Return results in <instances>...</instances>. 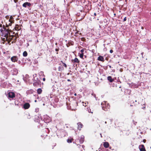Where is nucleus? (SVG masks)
Instances as JSON below:
<instances>
[{"instance_id": "obj_1", "label": "nucleus", "mask_w": 151, "mask_h": 151, "mask_svg": "<svg viewBox=\"0 0 151 151\" xmlns=\"http://www.w3.org/2000/svg\"><path fill=\"white\" fill-rule=\"evenodd\" d=\"M0 31L1 36L6 38V40L9 43L11 42L12 43L16 42L17 37H18V33H16L15 35H11L10 32H12V31L11 29L5 28L4 25H3V28L1 29Z\"/></svg>"}, {"instance_id": "obj_2", "label": "nucleus", "mask_w": 151, "mask_h": 151, "mask_svg": "<svg viewBox=\"0 0 151 151\" xmlns=\"http://www.w3.org/2000/svg\"><path fill=\"white\" fill-rule=\"evenodd\" d=\"M101 107L102 109L105 111H107L109 109L110 106L107 102L103 101L101 104Z\"/></svg>"}, {"instance_id": "obj_3", "label": "nucleus", "mask_w": 151, "mask_h": 151, "mask_svg": "<svg viewBox=\"0 0 151 151\" xmlns=\"http://www.w3.org/2000/svg\"><path fill=\"white\" fill-rule=\"evenodd\" d=\"M81 14L80 13H77L76 15L78 17L80 16L81 15H82L81 18L79 19V21H80V20H82L83 19L86 15V14L85 13V12L84 11H83L82 10L81 11Z\"/></svg>"}, {"instance_id": "obj_4", "label": "nucleus", "mask_w": 151, "mask_h": 151, "mask_svg": "<svg viewBox=\"0 0 151 151\" xmlns=\"http://www.w3.org/2000/svg\"><path fill=\"white\" fill-rule=\"evenodd\" d=\"M8 97L11 98H13L15 97V94L14 93L12 92H9L8 94Z\"/></svg>"}, {"instance_id": "obj_5", "label": "nucleus", "mask_w": 151, "mask_h": 151, "mask_svg": "<svg viewBox=\"0 0 151 151\" xmlns=\"http://www.w3.org/2000/svg\"><path fill=\"white\" fill-rule=\"evenodd\" d=\"M139 148L140 151H146L143 145H140L139 146Z\"/></svg>"}, {"instance_id": "obj_6", "label": "nucleus", "mask_w": 151, "mask_h": 151, "mask_svg": "<svg viewBox=\"0 0 151 151\" xmlns=\"http://www.w3.org/2000/svg\"><path fill=\"white\" fill-rule=\"evenodd\" d=\"M11 60L14 62H17L18 60V58L17 56H13L11 57Z\"/></svg>"}, {"instance_id": "obj_7", "label": "nucleus", "mask_w": 151, "mask_h": 151, "mask_svg": "<svg viewBox=\"0 0 151 151\" xmlns=\"http://www.w3.org/2000/svg\"><path fill=\"white\" fill-rule=\"evenodd\" d=\"M31 6V4L30 3L26 2L24 3L23 5L22 6L24 7H30Z\"/></svg>"}, {"instance_id": "obj_8", "label": "nucleus", "mask_w": 151, "mask_h": 151, "mask_svg": "<svg viewBox=\"0 0 151 151\" xmlns=\"http://www.w3.org/2000/svg\"><path fill=\"white\" fill-rule=\"evenodd\" d=\"M30 106V104L28 103H25L23 105V108L25 109H29Z\"/></svg>"}, {"instance_id": "obj_9", "label": "nucleus", "mask_w": 151, "mask_h": 151, "mask_svg": "<svg viewBox=\"0 0 151 151\" xmlns=\"http://www.w3.org/2000/svg\"><path fill=\"white\" fill-rule=\"evenodd\" d=\"M79 141L80 143H82L84 141V137L83 135H81L79 137Z\"/></svg>"}, {"instance_id": "obj_10", "label": "nucleus", "mask_w": 151, "mask_h": 151, "mask_svg": "<svg viewBox=\"0 0 151 151\" xmlns=\"http://www.w3.org/2000/svg\"><path fill=\"white\" fill-rule=\"evenodd\" d=\"M34 82L33 85L35 86H37L40 84L41 81H34Z\"/></svg>"}, {"instance_id": "obj_11", "label": "nucleus", "mask_w": 151, "mask_h": 151, "mask_svg": "<svg viewBox=\"0 0 151 151\" xmlns=\"http://www.w3.org/2000/svg\"><path fill=\"white\" fill-rule=\"evenodd\" d=\"M34 78L33 79V81H40L38 78L37 76V74H35L33 75Z\"/></svg>"}, {"instance_id": "obj_12", "label": "nucleus", "mask_w": 151, "mask_h": 151, "mask_svg": "<svg viewBox=\"0 0 151 151\" xmlns=\"http://www.w3.org/2000/svg\"><path fill=\"white\" fill-rule=\"evenodd\" d=\"M78 125V129L79 130H81V128H82L83 126V125L81 122H78L77 123Z\"/></svg>"}, {"instance_id": "obj_13", "label": "nucleus", "mask_w": 151, "mask_h": 151, "mask_svg": "<svg viewBox=\"0 0 151 151\" xmlns=\"http://www.w3.org/2000/svg\"><path fill=\"white\" fill-rule=\"evenodd\" d=\"M72 62L73 63H79L80 62L79 60L77 58H75L74 59H72L71 60Z\"/></svg>"}, {"instance_id": "obj_14", "label": "nucleus", "mask_w": 151, "mask_h": 151, "mask_svg": "<svg viewBox=\"0 0 151 151\" xmlns=\"http://www.w3.org/2000/svg\"><path fill=\"white\" fill-rule=\"evenodd\" d=\"M21 29V28L19 27V25L18 24H16V25L14 29H13V30H14V29L15 30L19 31Z\"/></svg>"}, {"instance_id": "obj_15", "label": "nucleus", "mask_w": 151, "mask_h": 151, "mask_svg": "<svg viewBox=\"0 0 151 151\" xmlns=\"http://www.w3.org/2000/svg\"><path fill=\"white\" fill-rule=\"evenodd\" d=\"M103 146L105 148H107L109 147V145L108 142H104Z\"/></svg>"}, {"instance_id": "obj_16", "label": "nucleus", "mask_w": 151, "mask_h": 151, "mask_svg": "<svg viewBox=\"0 0 151 151\" xmlns=\"http://www.w3.org/2000/svg\"><path fill=\"white\" fill-rule=\"evenodd\" d=\"M97 60H98L104 62V59L103 56H99L97 58Z\"/></svg>"}, {"instance_id": "obj_17", "label": "nucleus", "mask_w": 151, "mask_h": 151, "mask_svg": "<svg viewBox=\"0 0 151 151\" xmlns=\"http://www.w3.org/2000/svg\"><path fill=\"white\" fill-rule=\"evenodd\" d=\"M107 79L110 82H112L114 81V79L112 78L111 76H109L107 77Z\"/></svg>"}, {"instance_id": "obj_18", "label": "nucleus", "mask_w": 151, "mask_h": 151, "mask_svg": "<svg viewBox=\"0 0 151 151\" xmlns=\"http://www.w3.org/2000/svg\"><path fill=\"white\" fill-rule=\"evenodd\" d=\"M13 17L12 16H11L10 17V19L9 20V22L12 23H14V20H13Z\"/></svg>"}, {"instance_id": "obj_19", "label": "nucleus", "mask_w": 151, "mask_h": 151, "mask_svg": "<svg viewBox=\"0 0 151 151\" xmlns=\"http://www.w3.org/2000/svg\"><path fill=\"white\" fill-rule=\"evenodd\" d=\"M82 105L86 107L87 106V105L88 104V103L87 102H82Z\"/></svg>"}, {"instance_id": "obj_20", "label": "nucleus", "mask_w": 151, "mask_h": 151, "mask_svg": "<svg viewBox=\"0 0 151 151\" xmlns=\"http://www.w3.org/2000/svg\"><path fill=\"white\" fill-rule=\"evenodd\" d=\"M28 53L26 51H24L23 53V55L24 57H26L27 56Z\"/></svg>"}, {"instance_id": "obj_21", "label": "nucleus", "mask_w": 151, "mask_h": 151, "mask_svg": "<svg viewBox=\"0 0 151 151\" xmlns=\"http://www.w3.org/2000/svg\"><path fill=\"white\" fill-rule=\"evenodd\" d=\"M42 90L41 88H38L37 90V93L38 94H40L42 92Z\"/></svg>"}, {"instance_id": "obj_22", "label": "nucleus", "mask_w": 151, "mask_h": 151, "mask_svg": "<svg viewBox=\"0 0 151 151\" xmlns=\"http://www.w3.org/2000/svg\"><path fill=\"white\" fill-rule=\"evenodd\" d=\"M12 23H11L10 22V23H9L8 24L7 23L6 24V27H5V28H6V29H7L6 28H8V27L9 26H11V25H12ZM7 29H9V28H8Z\"/></svg>"}, {"instance_id": "obj_23", "label": "nucleus", "mask_w": 151, "mask_h": 151, "mask_svg": "<svg viewBox=\"0 0 151 151\" xmlns=\"http://www.w3.org/2000/svg\"><path fill=\"white\" fill-rule=\"evenodd\" d=\"M73 139H68L67 140V142L68 143H71L72 142Z\"/></svg>"}, {"instance_id": "obj_24", "label": "nucleus", "mask_w": 151, "mask_h": 151, "mask_svg": "<svg viewBox=\"0 0 151 151\" xmlns=\"http://www.w3.org/2000/svg\"><path fill=\"white\" fill-rule=\"evenodd\" d=\"M84 53H81L80 54V57L82 58H83V56Z\"/></svg>"}, {"instance_id": "obj_25", "label": "nucleus", "mask_w": 151, "mask_h": 151, "mask_svg": "<svg viewBox=\"0 0 151 151\" xmlns=\"http://www.w3.org/2000/svg\"><path fill=\"white\" fill-rule=\"evenodd\" d=\"M83 1V4H84V5L85 6H87V5L85 4V2H89V1H85V0H84V1Z\"/></svg>"}, {"instance_id": "obj_26", "label": "nucleus", "mask_w": 151, "mask_h": 151, "mask_svg": "<svg viewBox=\"0 0 151 151\" xmlns=\"http://www.w3.org/2000/svg\"><path fill=\"white\" fill-rule=\"evenodd\" d=\"M61 62H62L63 64L64 65V66H65V68H66L67 67V65L64 63L63 61H61Z\"/></svg>"}, {"instance_id": "obj_27", "label": "nucleus", "mask_w": 151, "mask_h": 151, "mask_svg": "<svg viewBox=\"0 0 151 151\" xmlns=\"http://www.w3.org/2000/svg\"><path fill=\"white\" fill-rule=\"evenodd\" d=\"M81 40V41H84L86 40V39L84 37H82Z\"/></svg>"}, {"instance_id": "obj_28", "label": "nucleus", "mask_w": 151, "mask_h": 151, "mask_svg": "<svg viewBox=\"0 0 151 151\" xmlns=\"http://www.w3.org/2000/svg\"><path fill=\"white\" fill-rule=\"evenodd\" d=\"M62 67H61V66H60L58 68V70L59 71H61L62 70Z\"/></svg>"}, {"instance_id": "obj_29", "label": "nucleus", "mask_w": 151, "mask_h": 151, "mask_svg": "<svg viewBox=\"0 0 151 151\" xmlns=\"http://www.w3.org/2000/svg\"><path fill=\"white\" fill-rule=\"evenodd\" d=\"M81 53H83L84 50L83 49H82L80 51Z\"/></svg>"}, {"instance_id": "obj_30", "label": "nucleus", "mask_w": 151, "mask_h": 151, "mask_svg": "<svg viewBox=\"0 0 151 151\" xmlns=\"http://www.w3.org/2000/svg\"><path fill=\"white\" fill-rule=\"evenodd\" d=\"M126 20H127V17H125L124 18V19H123V22L125 21H126Z\"/></svg>"}, {"instance_id": "obj_31", "label": "nucleus", "mask_w": 151, "mask_h": 151, "mask_svg": "<svg viewBox=\"0 0 151 151\" xmlns=\"http://www.w3.org/2000/svg\"><path fill=\"white\" fill-rule=\"evenodd\" d=\"M59 50V48H56L55 49V50L56 52L58 51Z\"/></svg>"}, {"instance_id": "obj_32", "label": "nucleus", "mask_w": 151, "mask_h": 151, "mask_svg": "<svg viewBox=\"0 0 151 151\" xmlns=\"http://www.w3.org/2000/svg\"><path fill=\"white\" fill-rule=\"evenodd\" d=\"M113 52V51L112 50H110V52L111 53H112Z\"/></svg>"}, {"instance_id": "obj_33", "label": "nucleus", "mask_w": 151, "mask_h": 151, "mask_svg": "<svg viewBox=\"0 0 151 151\" xmlns=\"http://www.w3.org/2000/svg\"><path fill=\"white\" fill-rule=\"evenodd\" d=\"M45 78H43V81H45Z\"/></svg>"}, {"instance_id": "obj_34", "label": "nucleus", "mask_w": 151, "mask_h": 151, "mask_svg": "<svg viewBox=\"0 0 151 151\" xmlns=\"http://www.w3.org/2000/svg\"><path fill=\"white\" fill-rule=\"evenodd\" d=\"M146 140L145 139H144L143 140V142L145 143L146 142Z\"/></svg>"}, {"instance_id": "obj_35", "label": "nucleus", "mask_w": 151, "mask_h": 151, "mask_svg": "<svg viewBox=\"0 0 151 151\" xmlns=\"http://www.w3.org/2000/svg\"><path fill=\"white\" fill-rule=\"evenodd\" d=\"M114 17H115L116 16V14L115 13L114 14Z\"/></svg>"}, {"instance_id": "obj_36", "label": "nucleus", "mask_w": 151, "mask_h": 151, "mask_svg": "<svg viewBox=\"0 0 151 151\" xmlns=\"http://www.w3.org/2000/svg\"><path fill=\"white\" fill-rule=\"evenodd\" d=\"M75 105H78V103L77 102H76L75 104Z\"/></svg>"}, {"instance_id": "obj_37", "label": "nucleus", "mask_w": 151, "mask_h": 151, "mask_svg": "<svg viewBox=\"0 0 151 151\" xmlns=\"http://www.w3.org/2000/svg\"><path fill=\"white\" fill-rule=\"evenodd\" d=\"M2 27V24H0V27Z\"/></svg>"}, {"instance_id": "obj_38", "label": "nucleus", "mask_w": 151, "mask_h": 151, "mask_svg": "<svg viewBox=\"0 0 151 151\" xmlns=\"http://www.w3.org/2000/svg\"><path fill=\"white\" fill-rule=\"evenodd\" d=\"M94 14L95 16H96V13H94Z\"/></svg>"}, {"instance_id": "obj_39", "label": "nucleus", "mask_w": 151, "mask_h": 151, "mask_svg": "<svg viewBox=\"0 0 151 151\" xmlns=\"http://www.w3.org/2000/svg\"><path fill=\"white\" fill-rule=\"evenodd\" d=\"M67 81H70V80L69 79H68Z\"/></svg>"}, {"instance_id": "obj_40", "label": "nucleus", "mask_w": 151, "mask_h": 151, "mask_svg": "<svg viewBox=\"0 0 151 151\" xmlns=\"http://www.w3.org/2000/svg\"><path fill=\"white\" fill-rule=\"evenodd\" d=\"M14 2H15V3H17V1H15V0H14Z\"/></svg>"}, {"instance_id": "obj_41", "label": "nucleus", "mask_w": 151, "mask_h": 151, "mask_svg": "<svg viewBox=\"0 0 151 151\" xmlns=\"http://www.w3.org/2000/svg\"><path fill=\"white\" fill-rule=\"evenodd\" d=\"M74 96H76L77 95V94L76 93H75L74 94Z\"/></svg>"}, {"instance_id": "obj_42", "label": "nucleus", "mask_w": 151, "mask_h": 151, "mask_svg": "<svg viewBox=\"0 0 151 151\" xmlns=\"http://www.w3.org/2000/svg\"><path fill=\"white\" fill-rule=\"evenodd\" d=\"M141 28H142V29H144V27H142Z\"/></svg>"}, {"instance_id": "obj_43", "label": "nucleus", "mask_w": 151, "mask_h": 151, "mask_svg": "<svg viewBox=\"0 0 151 151\" xmlns=\"http://www.w3.org/2000/svg\"><path fill=\"white\" fill-rule=\"evenodd\" d=\"M8 17V16H6V18H7V17Z\"/></svg>"}, {"instance_id": "obj_44", "label": "nucleus", "mask_w": 151, "mask_h": 151, "mask_svg": "<svg viewBox=\"0 0 151 151\" xmlns=\"http://www.w3.org/2000/svg\"><path fill=\"white\" fill-rule=\"evenodd\" d=\"M82 147H84V146L83 145H82Z\"/></svg>"}, {"instance_id": "obj_45", "label": "nucleus", "mask_w": 151, "mask_h": 151, "mask_svg": "<svg viewBox=\"0 0 151 151\" xmlns=\"http://www.w3.org/2000/svg\"><path fill=\"white\" fill-rule=\"evenodd\" d=\"M82 147H84V146L83 145H82Z\"/></svg>"}, {"instance_id": "obj_46", "label": "nucleus", "mask_w": 151, "mask_h": 151, "mask_svg": "<svg viewBox=\"0 0 151 151\" xmlns=\"http://www.w3.org/2000/svg\"><path fill=\"white\" fill-rule=\"evenodd\" d=\"M7 77H8V76H7V77L6 78V79H7Z\"/></svg>"}, {"instance_id": "obj_47", "label": "nucleus", "mask_w": 151, "mask_h": 151, "mask_svg": "<svg viewBox=\"0 0 151 151\" xmlns=\"http://www.w3.org/2000/svg\"><path fill=\"white\" fill-rule=\"evenodd\" d=\"M107 123L106 122H105V123L106 124Z\"/></svg>"}, {"instance_id": "obj_48", "label": "nucleus", "mask_w": 151, "mask_h": 151, "mask_svg": "<svg viewBox=\"0 0 151 151\" xmlns=\"http://www.w3.org/2000/svg\"><path fill=\"white\" fill-rule=\"evenodd\" d=\"M130 106H133V105H130Z\"/></svg>"}, {"instance_id": "obj_49", "label": "nucleus", "mask_w": 151, "mask_h": 151, "mask_svg": "<svg viewBox=\"0 0 151 151\" xmlns=\"http://www.w3.org/2000/svg\"><path fill=\"white\" fill-rule=\"evenodd\" d=\"M135 102H137V101L136 100H135Z\"/></svg>"}, {"instance_id": "obj_50", "label": "nucleus", "mask_w": 151, "mask_h": 151, "mask_svg": "<svg viewBox=\"0 0 151 151\" xmlns=\"http://www.w3.org/2000/svg\"><path fill=\"white\" fill-rule=\"evenodd\" d=\"M56 54H58V52H57V53H56Z\"/></svg>"}, {"instance_id": "obj_51", "label": "nucleus", "mask_w": 151, "mask_h": 151, "mask_svg": "<svg viewBox=\"0 0 151 151\" xmlns=\"http://www.w3.org/2000/svg\"><path fill=\"white\" fill-rule=\"evenodd\" d=\"M143 108H145V107H144Z\"/></svg>"}, {"instance_id": "obj_52", "label": "nucleus", "mask_w": 151, "mask_h": 151, "mask_svg": "<svg viewBox=\"0 0 151 151\" xmlns=\"http://www.w3.org/2000/svg\"><path fill=\"white\" fill-rule=\"evenodd\" d=\"M36 100H35V102H36Z\"/></svg>"}, {"instance_id": "obj_53", "label": "nucleus", "mask_w": 151, "mask_h": 151, "mask_svg": "<svg viewBox=\"0 0 151 151\" xmlns=\"http://www.w3.org/2000/svg\"><path fill=\"white\" fill-rule=\"evenodd\" d=\"M150 148L151 149V147H150Z\"/></svg>"}]
</instances>
